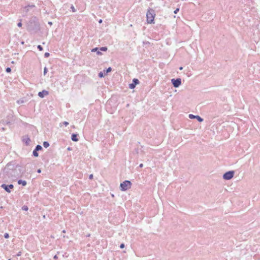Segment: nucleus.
<instances>
[{"instance_id": "f03ea898", "label": "nucleus", "mask_w": 260, "mask_h": 260, "mask_svg": "<svg viewBox=\"0 0 260 260\" xmlns=\"http://www.w3.org/2000/svg\"><path fill=\"white\" fill-rule=\"evenodd\" d=\"M132 183L129 181L125 180L120 184V189L122 191H125L130 188Z\"/></svg>"}, {"instance_id": "9d476101", "label": "nucleus", "mask_w": 260, "mask_h": 260, "mask_svg": "<svg viewBox=\"0 0 260 260\" xmlns=\"http://www.w3.org/2000/svg\"><path fill=\"white\" fill-rule=\"evenodd\" d=\"M18 184H22L23 186H25L26 185V181L22 180H19L18 181Z\"/></svg>"}, {"instance_id": "473e14b6", "label": "nucleus", "mask_w": 260, "mask_h": 260, "mask_svg": "<svg viewBox=\"0 0 260 260\" xmlns=\"http://www.w3.org/2000/svg\"><path fill=\"white\" fill-rule=\"evenodd\" d=\"M139 167L140 168H142L143 167V165L142 164H141L140 165H139Z\"/></svg>"}, {"instance_id": "72a5a7b5", "label": "nucleus", "mask_w": 260, "mask_h": 260, "mask_svg": "<svg viewBox=\"0 0 260 260\" xmlns=\"http://www.w3.org/2000/svg\"><path fill=\"white\" fill-rule=\"evenodd\" d=\"M99 22L100 23H102V19H100L99 21Z\"/></svg>"}, {"instance_id": "6e6552de", "label": "nucleus", "mask_w": 260, "mask_h": 260, "mask_svg": "<svg viewBox=\"0 0 260 260\" xmlns=\"http://www.w3.org/2000/svg\"><path fill=\"white\" fill-rule=\"evenodd\" d=\"M49 94V92L48 91H46V90H43L42 91H40L38 93V95L40 97V98H44L45 95H47Z\"/></svg>"}, {"instance_id": "aec40b11", "label": "nucleus", "mask_w": 260, "mask_h": 260, "mask_svg": "<svg viewBox=\"0 0 260 260\" xmlns=\"http://www.w3.org/2000/svg\"><path fill=\"white\" fill-rule=\"evenodd\" d=\"M37 47L40 51L43 50V47L41 45H38Z\"/></svg>"}, {"instance_id": "393cba45", "label": "nucleus", "mask_w": 260, "mask_h": 260, "mask_svg": "<svg viewBox=\"0 0 260 260\" xmlns=\"http://www.w3.org/2000/svg\"><path fill=\"white\" fill-rule=\"evenodd\" d=\"M179 11V8H177V9H176L174 11V13L175 14H177Z\"/></svg>"}, {"instance_id": "2f4dec72", "label": "nucleus", "mask_w": 260, "mask_h": 260, "mask_svg": "<svg viewBox=\"0 0 260 260\" xmlns=\"http://www.w3.org/2000/svg\"><path fill=\"white\" fill-rule=\"evenodd\" d=\"M37 172L40 173L41 172V170L40 169H38Z\"/></svg>"}, {"instance_id": "f704fd0d", "label": "nucleus", "mask_w": 260, "mask_h": 260, "mask_svg": "<svg viewBox=\"0 0 260 260\" xmlns=\"http://www.w3.org/2000/svg\"><path fill=\"white\" fill-rule=\"evenodd\" d=\"M182 69H183V68H182V67H180V68H179V70H182Z\"/></svg>"}, {"instance_id": "4c0bfd02", "label": "nucleus", "mask_w": 260, "mask_h": 260, "mask_svg": "<svg viewBox=\"0 0 260 260\" xmlns=\"http://www.w3.org/2000/svg\"><path fill=\"white\" fill-rule=\"evenodd\" d=\"M62 232H63V233H65L66 232H65V231H64V230H63V231H62Z\"/></svg>"}, {"instance_id": "f257e3e1", "label": "nucleus", "mask_w": 260, "mask_h": 260, "mask_svg": "<svg viewBox=\"0 0 260 260\" xmlns=\"http://www.w3.org/2000/svg\"><path fill=\"white\" fill-rule=\"evenodd\" d=\"M155 16V13L154 10L149 9L146 14L147 21L148 23L153 24L154 23V18Z\"/></svg>"}, {"instance_id": "423d86ee", "label": "nucleus", "mask_w": 260, "mask_h": 260, "mask_svg": "<svg viewBox=\"0 0 260 260\" xmlns=\"http://www.w3.org/2000/svg\"><path fill=\"white\" fill-rule=\"evenodd\" d=\"M139 83V81L137 79H134L133 80V83L129 84V88L131 89H134L137 84Z\"/></svg>"}, {"instance_id": "c9c22d12", "label": "nucleus", "mask_w": 260, "mask_h": 260, "mask_svg": "<svg viewBox=\"0 0 260 260\" xmlns=\"http://www.w3.org/2000/svg\"><path fill=\"white\" fill-rule=\"evenodd\" d=\"M49 24L50 25H51V24H52V22H49Z\"/></svg>"}, {"instance_id": "cd10ccee", "label": "nucleus", "mask_w": 260, "mask_h": 260, "mask_svg": "<svg viewBox=\"0 0 260 260\" xmlns=\"http://www.w3.org/2000/svg\"><path fill=\"white\" fill-rule=\"evenodd\" d=\"M17 26L18 27H21L22 26V23L21 22H19L18 24H17Z\"/></svg>"}, {"instance_id": "dca6fc26", "label": "nucleus", "mask_w": 260, "mask_h": 260, "mask_svg": "<svg viewBox=\"0 0 260 260\" xmlns=\"http://www.w3.org/2000/svg\"><path fill=\"white\" fill-rule=\"evenodd\" d=\"M33 155L36 157L38 156V153L37 152V151L35 149L33 151Z\"/></svg>"}, {"instance_id": "412c9836", "label": "nucleus", "mask_w": 260, "mask_h": 260, "mask_svg": "<svg viewBox=\"0 0 260 260\" xmlns=\"http://www.w3.org/2000/svg\"><path fill=\"white\" fill-rule=\"evenodd\" d=\"M50 55V54L48 52H46L44 54L45 57H48Z\"/></svg>"}, {"instance_id": "b1692460", "label": "nucleus", "mask_w": 260, "mask_h": 260, "mask_svg": "<svg viewBox=\"0 0 260 260\" xmlns=\"http://www.w3.org/2000/svg\"><path fill=\"white\" fill-rule=\"evenodd\" d=\"M4 237H5V238H8L9 237V234H8V233H5V234H4Z\"/></svg>"}, {"instance_id": "c756f323", "label": "nucleus", "mask_w": 260, "mask_h": 260, "mask_svg": "<svg viewBox=\"0 0 260 260\" xmlns=\"http://www.w3.org/2000/svg\"><path fill=\"white\" fill-rule=\"evenodd\" d=\"M21 255V252H20H20H19L17 253V256H20Z\"/></svg>"}, {"instance_id": "4be33fe9", "label": "nucleus", "mask_w": 260, "mask_h": 260, "mask_svg": "<svg viewBox=\"0 0 260 260\" xmlns=\"http://www.w3.org/2000/svg\"><path fill=\"white\" fill-rule=\"evenodd\" d=\"M6 71L7 72V73H10L11 72V69L10 68H7L6 70Z\"/></svg>"}, {"instance_id": "39448f33", "label": "nucleus", "mask_w": 260, "mask_h": 260, "mask_svg": "<svg viewBox=\"0 0 260 260\" xmlns=\"http://www.w3.org/2000/svg\"><path fill=\"white\" fill-rule=\"evenodd\" d=\"M1 187L4 188L7 192L10 193L11 192L10 189H12L14 187L13 185H6L5 184H3L1 185Z\"/></svg>"}, {"instance_id": "9b49d317", "label": "nucleus", "mask_w": 260, "mask_h": 260, "mask_svg": "<svg viewBox=\"0 0 260 260\" xmlns=\"http://www.w3.org/2000/svg\"><path fill=\"white\" fill-rule=\"evenodd\" d=\"M91 52H96L98 55H102V53L99 50L98 48H93L91 50Z\"/></svg>"}, {"instance_id": "7ed1b4c3", "label": "nucleus", "mask_w": 260, "mask_h": 260, "mask_svg": "<svg viewBox=\"0 0 260 260\" xmlns=\"http://www.w3.org/2000/svg\"><path fill=\"white\" fill-rule=\"evenodd\" d=\"M234 174V172L233 171H229L223 174V178L225 180H230L233 177Z\"/></svg>"}, {"instance_id": "c85d7f7f", "label": "nucleus", "mask_w": 260, "mask_h": 260, "mask_svg": "<svg viewBox=\"0 0 260 260\" xmlns=\"http://www.w3.org/2000/svg\"><path fill=\"white\" fill-rule=\"evenodd\" d=\"M89 178L90 179H92L93 178V175L92 174H90L89 176Z\"/></svg>"}, {"instance_id": "a211bd4d", "label": "nucleus", "mask_w": 260, "mask_h": 260, "mask_svg": "<svg viewBox=\"0 0 260 260\" xmlns=\"http://www.w3.org/2000/svg\"><path fill=\"white\" fill-rule=\"evenodd\" d=\"M22 209L23 210H24V211H27L28 208L27 207V206H23L22 207Z\"/></svg>"}, {"instance_id": "0eeeda50", "label": "nucleus", "mask_w": 260, "mask_h": 260, "mask_svg": "<svg viewBox=\"0 0 260 260\" xmlns=\"http://www.w3.org/2000/svg\"><path fill=\"white\" fill-rule=\"evenodd\" d=\"M189 117L190 119H193V118L197 119V120L199 122H202L203 121V119L198 115H193L192 114H189Z\"/></svg>"}, {"instance_id": "2eb2a0df", "label": "nucleus", "mask_w": 260, "mask_h": 260, "mask_svg": "<svg viewBox=\"0 0 260 260\" xmlns=\"http://www.w3.org/2000/svg\"><path fill=\"white\" fill-rule=\"evenodd\" d=\"M107 47H102L100 48V50L102 51H106L107 50Z\"/></svg>"}, {"instance_id": "f8f14e48", "label": "nucleus", "mask_w": 260, "mask_h": 260, "mask_svg": "<svg viewBox=\"0 0 260 260\" xmlns=\"http://www.w3.org/2000/svg\"><path fill=\"white\" fill-rule=\"evenodd\" d=\"M42 149V146L40 145H38L36 147L35 150L38 151L41 150Z\"/></svg>"}, {"instance_id": "20e7f679", "label": "nucleus", "mask_w": 260, "mask_h": 260, "mask_svg": "<svg viewBox=\"0 0 260 260\" xmlns=\"http://www.w3.org/2000/svg\"><path fill=\"white\" fill-rule=\"evenodd\" d=\"M171 82L173 85L174 87H178L181 84V80L180 78L172 79L171 80Z\"/></svg>"}, {"instance_id": "a878e982", "label": "nucleus", "mask_w": 260, "mask_h": 260, "mask_svg": "<svg viewBox=\"0 0 260 260\" xmlns=\"http://www.w3.org/2000/svg\"><path fill=\"white\" fill-rule=\"evenodd\" d=\"M63 124L65 125V126H67L68 124H69V122H67V121H64L63 122Z\"/></svg>"}, {"instance_id": "4468645a", "label": "nucleus", "mask_w": 260, "mask_h": 260, "mask_svg": "<svg viewBox=\"0 0 260 260\" xmlns=\"http://www.w3.org/2000/svg\"><path fill=\"white\" fill-rule=\"evenodd\" d=\"M111 68L109 67L106 71H104L105 75H106L107 73L111 71Z\"/></svg>"}, {"instance_id": "1a4fd4ad", "label": "nucleus", "mask_w": 260, "mask_h": 260, "mask_svg": "<svg viewBox=\"0 0 260 260\" xmlns=\"http://www.w3.org/2000/svg\"><path fill=\"white\" fill-rule=\"evenodd\" d=\"M77 134H73L72 135L71 139L72 141L74 142H77L78 141V139L77 138Z\"/></svg>"}, {"instance_id": "5701e85b", "label": "nucleus", "mask_w": 260, "mask_h": 260, "mask_svg": "<svg viewBox=\"0 0 260 260\" xmlns=\"http://www.w3.org/2000/svg\"><path fill=\"white\" fill-rule=\"evenodd\" d=\"M71 8V9H72V11L73 12H76V9H75V8H74V7L73 6H72Z\"/></svg>"}, {"instance_id": "ddd939ff", "label": "nucleus", "mask_w": 260, "mask_h": 260, "mask_svg": "<svg viewBox=\"0 0 260 260\" xmlns=\"http://www.w3.org/2000/svg\"><path fill=\"white\" fill-rule=\"evenodd\" d=\"M43 146L45 147V148H47L49 146V144L48 142H44L43 143Z\"/></svg>"}, {"instance_id": "bb28decb", "label": "nucleus", "mask_w": 260, "mask_h": 260, "mask_svg": "<svg viewBox=\"0 0 260 260\" xmlns=\"http://www.w3.org/2000/svg\"><path fill=\"white\" fill-rule=\"evenodd\" d=\"M120 247L121 248H123L124 247V244H123V243H122V244H121L120 245Z\"/></svg>"}, {"instance_id": "e433bc0d", "label": "nucleus", "mask_w": 260, "mask_h": 260, "mask_svg": "<svg viewBox=\"0 0 260 260\" xmlns=\"http://www.w3.org/2000/svg\"><path fill=\"white\" fill-rule=\"evenodd\" d=\"M17 103H18V104H20V102H19V101H17Z\"/></svg>"}, {"instance_id": "7c9ffc66", "label": "nucleus", "mask_w": 260, "mask_h": 260, "mask_svg": "<svg viewBox=\"0 0 260 260\" xmlns=\"http://www.w3.org/2000/svg\"><path fill=\"white\" fill-rule=\"evenodd\" d=\"M53 258H54V259H57L58 257L56 255H55L54 256Z\"/></svg>"}, {"instance_id": "f3484780", "label": "nucleus", "mask_w": 260, "mask_h": 260, "mask_svg": "<svg viewBox=\"0 0 260 260\" xmlns=\"http://www.w3.org/2000/svg\"><path fill=\"white\" fill-rule=\"evenodd\" d=\"M105 75V74H104V73L102 72H100L99 74V76L100 78L103 77Z\"/></svg>"}, {"instance_id": "6ab92c4d", "label": "nucleus", "mask_w": 260, "mask_h": 260, "mask_svg": "<svg viewBox=\"0 0 260 260\" xmlns=\"http://www.w3.org/2000/svg\"><path fill=\"white\" fill-rule=\"evenodd\" d=\"M47 69L46 67H45L44 69V75H45L47 73Z\"/></svg>"}]
</instances>
